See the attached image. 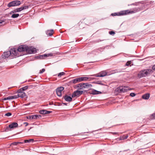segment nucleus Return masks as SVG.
<instances>
[{
	"instance_id": "f257e3e1",
	"label": "nucleus",
	"mask_w": 155,
	"mask_h": 155,
	"mask_svg": "<svg viewBox=\"0 0 155 155\" xmlns=\"http://www.w3.org/2000/svg\"><path fill=\"white\" fill-rule=\"evenodd\" d=\"M153 71L150 69H145L140 71L138 74L137 76L139 78L144 77L147 76L148 74H150L152 73Z\"/></svg>"
},
{
	"instance_id": "f03ea898",
	"label": "nucleus",
	"mask_w": 155,
	"mask_h": 155,
	"mask_svg": "<svg viewBox=\"0 0 155 155\" xmlns=\"http://www.w3.org/2000/svg\"><path fill=\"white\" fill-rule=\"evenodd\" d=\"M21 2L20 1L18 0H15L12 1L9 3L7 5V6L8 7L12 6H17L20 5Z\"/></svg>"
},
{
	"instance_id": "7ed1b4c3",
	"label": "nucleus",
	"mask_w": 155,
	"mask_h": 155,
	"mask_svg": "<svg viewBox=\"0 0 155 155\" xmlns=\"http://www.w3.org/2000/svg\"><path fill=\"white\" fill-rule=\"evenodd\" d=\"M26 49V52L29 54H35L37 52L36 48L32 46L28 47L27 46Z\"/></svg>"
},
{
	"instance_id": "20e7f679",
	"label": "nucleus",
	"mask_w": 155,
	"mask_h": 155,
	"mask_svg": "<svg viewBox=\"0 0 155 155\" xmlns=\"http://www.w3.org/2000/svg\"><path fill=\"white\" fill-rule=\"evenodd\" d=\"M9 51L11 52V55L12 58L19 56L17 54L18 51L17 50L16 48H12Z\"/></svg>"
},
{
	"instance_id": "39448f33",
	"label": "nucleus",
	"mask_w": 155,
	"mask_h": 155,
	"mask_svg": "<svg viewBox=\"0 0 155 155\" xmlns=\"http://www.w3.org/2000/svg\"><path fill=\"white\" fill-rule=\"evenodd\" d=\"M28 6L25 5L23 7H22L19 8H17L16 9L14 10H13L10 13V14H11L12 13H14L15 12H21V11L25 9H28Z\"/></svg>"
},
{
	"instance_id": "423d86ee",
	"label": "nucleus",
	"mask_w": 155,
	"mask_h": 155,
	"mask_svg": "<svg viewBox=\"0 0 155 155\" xmlns=\"http://www.w3.org/2000/svg\"><path fill=\"white\" fill-rule=\"evenodd\" d=\"M83 92V91H79L78 90H77L76 91H74L72 95V97H74L76 96L78 97L79 96L81 95Z\"/></svg>"
},
{
	"instance_id": "0eeeda50",
	"label": "nucleus",
	"mask_w": 155,
	"mask_h": 155,
	"mask_svg": "<svg viewBox=\"0 0 155 155\" xmlns=\"http://www.w3.org/2000/svg\"><path fill=\"white\" fill-rule=\"evenodd\" d=\"M18 127V124L16 122H13L10 124L8 127H7V129L10 130L9 129H12Z\"/></svg>"
},
{
	"instance_id": "6e6552de",
	"label": "nucleus",
	"mask_w": 155,
	"mask_h": 155,
	"mask_svg": "<svg viewBox=\"0 0 155 155\" xmlns=\"http://www.w3.org/2000/svg\"><path fill=\"white\" fill-rule=\"evenodd\" d=\"M107 75V73L105 71L101 72L98 74L91 75V76H95L96 77H103Z\"/></svg>"
},
{
	"instance_id": "1a4fd4ad",
	"label": "nucleus",
	"mask_w": 155,
	"mask_h": 155,
	"mask_svg": "<svg viewBox=\"0 0 155 155\" xmlns=\"http://www.w3.org/2000/svg\"><path fill=\"white\" fill-rule=\"evenodd\" d=\"M27 48V45H22L19 46L18 47L17 51L19 52L25 51L26 52V49Z\"/></svg>"
},
{
	"instance_id": "9d476101",
	"label": "nucleus",
	"mask_w": 155,
	"mask_h": 155,
	"mask_svg": "<svg viewBox=\"0 0 155 155\" xmlns=\"http://www.w3.org/2000/svg\"><path fill=\"white\" fill-rule=\"evenodd\" d=\"M140 10V8H135L133 9V11H130L129 10H125V12L126 14V15L129 14H132L137 12Z\"/></svg>"
},
{
	"instance_id": "9b49d317",
	"label": "nucleus",
	"mask_w": 155,
	"mask_h": 155,
	"mask_svg": "<svg viewBox=\"0 0 155 155\" xmlns=\"http://www.w3.org/2000/svg\"><path fill=\"white\" fill-rule=\"evenodd\" d=\"M18 94L17 95H14V96H17V98L18 97L23 98L26 96V94L23 91H19V90H18Z\"/></svg>"
},
{
	"instance_id": "f8f14e48",
	"label": "nucleus",
	"mask_w": 155,
	"mask_h": 155,
	"mask_svg": "<svg viewBox=\"0 0 155 155\" xmlns=\"http://www.w3.org/2000/svg\"><path fill=\"white\" fill-rule=\"evenodd\" d=\"M2 56L3 58L5 59L8 57H9L10 58H12L11 55V52L9 51L4 52L2 55Z\"/></svg>"
},
{
	"instance_id": "ddd939ff",
	"label": "nucleus",
	"mask_w": 155,
	"mask_h": 155,
	"mask_svg": "<svg viewBox=\"0 0 155 155\" xmlns=\"http://www.w3.org/2000/svg\"><path fill=\"white\" fill-rule=\"evenodd\" d=\"M125 10L121 11L118 13H115L111 14V15L114 16H121L126 15Z\"/></svg>"
},
{
	"instance_id": "4468645a",
	"label": "nucleus",
	"mask_w": 155,
	"mask_h": 155,
	"mask_svg": "<svg viewBox=\"0 0 155 155\" xmlns=\"http://www.w3.org/2000/svg\"><path fill=\"white\" fill-rule=\"evenodd\" d=\"M64 89V87H61L56 89V93L58 96H61V91Z\"/></svg>"
},
{
	"instance_id": "2eb2a0df",
	"label": "nucleus",
	"mask_w": 155,
	"mask_h": 155,
	"mask_svg": "<svg viewBox=\"0 0 155 155\" xmlns=\"http://www.w3.org/2000/svg\"><path fill=\"white\" fill-rule=\"evenodd\" d=\"M80 82L83 81H91L92 79L93 78H88L87 77H79Z\"/></svg>"
},
{
	"instance_id": "dca6fc26",
	"label": "nucleus",
	"mask_w": 155,
	"mask_h": 155,
	"mask_svg": "<svg viewBox=\"0 0 155 155\" xmlns=\"http://www.w3.org/2000/svg\"><path fill=\"white\" fill-rule=\"evenodd\" d=\"M53 56L52 53H48L47 54H45L43 55H40V58L43 59L45 58H47L49 57H51Z\"/></svg>"
},
{
	"instance_id": "f3484780",
	"label": "nucleus",
	"mask_w": 155,
	"mask_h": 155,
	"mask_svg": "<svg viewBox=\"0 0 155 155\" xmlns=\"http://www.w3.org/2000/svg\"><path fill=\"white\" fill-rule=\"evenodd\" d=\"M63 97L64 100L67 101L71 102L72 101V97L67 95H65Z\"/></svg>"
},
{
	"instance_id": "a211bd4d",
	"label": "nucleus",
	"mask_w": 155,
	"mask_h": 155,
	"mask_svg": "<svg viewBox=\"0 0 155 155\" xmlns=\"http://www.w3.org/2000/svg\"><path fill=\"white\" fill-rule=\"evenodd\" d=\"M127 88V87H119V90L121 92H127L128 90Z\"/></svg>"
},
{
	"instance_id": "6ab92c4d",
	"label": "nucleus",
	"mask_w": 155,
	"mask_h": 155,
	"mask_svg": "<svg viewBox=\"0 0 155 155\" xmlns=\"http://www.w3.org/2000/svg\"><path fill=\"white\" fill-rule=\"evenodd\" d=\"M39 112L41 114H47L51 113V111L44 110H40Z\"/></svg>"
},
{
	"instance_id": "aec40b11",
	"label": "nucleus",
	"mask_w": 155,
	"mask_h": 155,
	"mask_svg": "<svg viewBox=\"0 0 155 155\" xmlns=\"http://www.w3.org/2000/svg\"><path fill=\"white\" fill-rule=\"evenodd\" d=\"M53 31L54 30L53 29L48 30L46 31V34L48 36H51L52 35Z\"/></svg>"
},
{
	"instance_id": "412c9836",
	"label": "nucleus",
	"mask_w": 155,
	"mask_h": 155,
	"mask_svg": "<svg viewBox=\"0 0 155 155\" xmlns=\"http://www.w3.org/2000/svg\"><path fill=\"white\" fill-rule=\"evenodd\" d=\"M71 82L74 84L80 82V78H79L73 79L71 81Z\"/></svg>"
},
{
	"instance_id": "4be33fe9",
	"label": "nucleus",
	"mask_w": 155,
	"mask_h": 155,
	"mask_svg": "<svg viewBox=\"0 0 155 155\" xmlns=\"http://www.w3.org/2000/svg\"><path fill=\"white\" fill-rule=\"evenodd\" d=\"M17 96H10L8 97H5L4 98L3 100H10L11 99H16L17 98Z\"/></svg>"
},
{
	"instance_id": "5701e85b",
	"label": "nucleus",
	"mask_w": 155,
	"mask_h": 155,
	"mask_svg": "<svg viewBox=\"0 0 155 155\" xmlns=\"http://www.w3.org/2000/svg\"><path fill=\"white\" fill-rule=\"evenodd\" d=\"M83 85H84V88H88L89 87H92V85L91 84L88 83H83Z\"/></svg>"
},
{
	"instance_id": "b1692460",
	"label": "nucleus",
	"mask_w": 155,
	"mask_h": 155,
	"mask_svg": "<svg viewBox=\"0 0 155 155\" xmlns=\"http://www.w3.org/2000/svg\"><path fill=\"white\" fill-rule=\"evenodd\" d=\"M101 93V92L99 91L94 90H92L91 92V94H97Z\"/></svg>"
},
{
	"instance_id": "393cba45",
	"label": "nucleus",
	"mask_w": 155,
	"mask_h": 155,
	"mask_svg": "<svg viewBox=\"0 0 155 155\" xmlns=\"http://www.w3.org/2000/svg\"><path fill=\"white\" fill-rule=\"evenodd\" d=\"M150 97V94H146L143 95L142 96V98L144 99H148Z\"/></svg>"
},
{
	"instance_id": "a878e982",
	"label": "nucleus",
	"mask_w": 155,
	"mask_h": 155,
	"mask_svg": "<svg viewBox=\"0 0 155 155\" xmlns=\"http://www.w3.org/2000/svg\"><path fill=\"white\" fill-rule=\"evenodd\" d=\"M36 116L34 115H31L29 116H27L26 117L28 119L31 120V119H36Z\"/></svg>"
},
{
	"instance_id": "bb28decb",
	"label": "nucleus",
	"mask_w": 155,
	"mask_h": 155,
	"mask_svg": "<svg viewBox=\"0 0 155 155\" xmlns=\"http://www.w3.org/2000/svg\"><path fill=\"white\" fill-rule=\"evenodd\" d=\"M28 86H26L23 87H22L19 89V91H25L28 88Z\"/></svg>"
},
{
	"instance_id": "cd10ccee",
	"label": "nucleus",
	"mask_w": 155,
	"mask_h": 155,
	"mask_svg": "<svg viewBox=\"0 0 155 155\" xmlns=\"http://www.w3.org/2000/svg\"><path fill=\"white\" fill-rule=\"evenodd\" d=\"M77 87L80 88V89H83L84 88V85H83V83H81L77 84Z\"/></svg>"
},
{
	"instance_id": "c85d7f7f",
	"label": "nucleus",
	"mask_w": 155,
	"mask_h": 155,
	"mask_svg": "<svg viewBox=\"0 0 155 155\" xmlns=\"http://www.w3.org/2000/svg\"><path fill=\"white\" fill-rule=\"evenodd\" d=\"M34 140L33 139H31L28 140H24V143H32L34 142Z\"/></svg>"
},
{
	"instance_id": "c756f323",
	"label": "nucleus",
	"mask_w": 155,
	"mask_h": 155,
	"mask_svg": "<svg viewBox=\"0 0 155 155\" xmlns=\"http://www.w3.org/2000/svg\"><path fill=\"white\" fill-rule=\"evenodd\" d=\"M19 15V14H13L11 16V18H16L18 17Z\"/></svg>"
},
{
	"instance_id": "7c9ffc66",
	"label": "nucleus",
	"mask_w": 155,
	"mask_h": 155,
	"mask_svg": "<svg viewBox=\"0 0 155 155\" xmlns=\"http://www.w3.org/2000/svg\"><path fill=\"white\" fill-rule=\"evenodd\" d=\"M65 74L64 72H61L59 73L58 74V76L59 78H61L62 76L64 75Z\"/></svg>"
},
{
	"instance_id": "2f4dec72",
	"label": "nucleus",
	"mask_w": 155,
	"mask_h": 155,
	"mask_svg": "<svg viewBox=\"0 0 155 155\" xmlns=\"http://www.w3.org/2000/svg\"><path fill=\"white\" fill-rule=\"evenodd\" d=\"M150 117L151 119H155V113H153L151 114Z\"/></svg>"
},
{
	"instance_id": "473e14b6",
	"label": "nucleus",
	"mask_w": 155,
	"mask_h": 155,
	"mask_svg": "<svg viewBox=\"0 0 155 155\" xmlns=\"http://www.w3.org/2000/svg\"><path fill=\"white\" fill-rule=\"evenodd\" d=\"M22 143L20 142H13L12 143V144L14 145H17L19 144L20 143Z\"/></svg>"
},
{
	"instance_id": "72a5a7b5",
	"label": "nucleus",
	"mask_w": 155,
	"mask_h": 155,
	"mask_svg": "<svg viewBox=\"0 0 155 155\" xmlns=\"http://www.w3.org/2000/svg\"><path fill=\"white\" fill-rule=\"evenodd\" d=\"M5 24V21L2 20H0V26Z\"/></svg>"
},
{
	"instance_id": "f704fd0d",
	"label": "nucleus",
	"mask_w": 155,
	"mask_h": 155,
	"mask_svg": "<svg viewBox=\"0 0 155 155\" xmlns=\"http://www.w3.org/2000/svg\"><path fill=\"white\" fill-rule=\"evenodd\" d=\"M12 115V114L11 113H10V112H8V113L6 114L5 115V116H6L7 117H9V116H11Z\"/></svg>"
},
{
	"instance_id": "c9c22d12",
	"label": "nucleus",
	"mask_w": 155,
	"mask_h": 155,
	"mask_svg": "<svg viewBox=\"0 0 155 155\" xmlns=\"http://www.w3.org/2000/svg\"><path fill=\"white\" fill-rule=\"evenodd\" d=\"M35 115L36 116V119L38 118H40L41 117V116L40 115Z\"/></svg>"
},
{
	"instance_id": "e433bc0d",
	"label": "nucleus",
	"mask_w": 155,
	"mask_h": 155,
	"mask_svg": "<svg viewBox=\"0 0 155 155\" xmlns=\"http://www.w3.org/2000/svg\"><path fill=\"white\" fill-rule=\"evenodd\" d=\"M130 95L132 97H134L136 95V94L134 93H131L130 94Z\"/></svg>"
},
{
	"instance_id": "4c0bfd02",
	"label": "nucleus",
	"mask_w": 155,
	"mask_h": 155,
	"mask_svg": "<svg viewBox=\"0 0 155 155\" xmlns=\"http://www.w3.org/2000/svg\"><path fill=\"white\" fill-rule=\"evenodd\" d=\"M131 61H128L127 62L126 64V66H129L131 64Z\"/></svg>"
},
{
	"instance_id": "58836bf2",
	"label": "nucleus",
	"mask_w": 155,
	"mask_h": 155,
	"mask_svg": "<svg viewBox=\"0 0 155 155\" xmlns=\"http://www.w3.org/2000/svg\"><path fill=\"white\" fill-rule=\"evenodd\" d=\"M109 34L110 35H112V34L114 35L115 34V32L114 31H111L109 32Z\"/></svg>"
},
{
	"instance_id": "ea45409f",
	"label": "nucleus",
	"mask_w": 155,
	"mask_h": 155,
	"mask_svg": "<svg viewBox=\"0 0 155 155\" xmlns=\"http://www.w3.org/2000/svg\"><path fill=\"white\" fill-rule=\"evenodd\" d=\"M45 71V69H42L41 70H40V71L39 72L40 74L42 73L43 72H44Z\"/></svg>"
},
{
	"instance_id": "a19ab883",
	"label": "nucleus",
	"mask_w": 155,
	"mask_h": 155,
	"mask_svg": "<svg viewBox=\"0 0 155 155\" xmlns=\"http://www.w3.org/2000/svg\"><path fill=\"white\" fill-rule=\"evenodd\" d=\"M124 135L122 137H120L119 138V140H124Z\"/></svg>"
},
{
	"instance_id": "79ce46f5",
	"label": "nucleus",
	"mask_w": 155,
	"mask_h": 155,
	"mask_svg": "<svg viewBox=\"0 0 155 155\" xmlns=\"http://www.w3.org/2000/svg\"><path fill=\"white\" fill-rule=\"evenodd\" d=\"M128 136L127 135H126V136H124V139H127L128 138Z\"/></svg>"
},
{
	"instance_id": "37998d69",
	"label": "nucleus",
	"mask_w": 155,
	"mask_h": 155,
	"mask_svg": "<svg viewBox=\"0 0 155 155\" xmlns=\"http://www.w3.org/2000/svg\"><path fill=\"white\" fill-rule=\"evenodd\" d=\"M152 69L153 70L155 71V64L153 65L152 68Z\"/></svg>"
},
{
	"instance_id": "c03bdc74",
	"label": "nucleus",
	"mask_w": 155,
	"mask_h": 155,
	"mask_svg": "<svg viewBox=\"0 0 155 155\" xmlns=\"http://www.w3.org/2000/svg\"><path fill=\"white\" fill-rule=\"evenodd\" d=\"M24 124H25V126H27L28 125V123L27 122H25Z\"/></svg>"
},
{
	"instance_id": "a18cd8bd",
	"label": "nucleus",
	"mask_w": 155,
	"mask_h": 155,
	"mask_svg": "<svg viewBox=\"0 0 155 155\" xmlns=\"http://www.w3.org/2000/svg\"><path fill=\"white\" fill-rule=\"evenodd\" d=\"M97 83L99 84L103 85V84H102L101 82H97Z\"/></svg>"
},
{
	"instance_id": "49530a36",
	"label": "nucleus",
	"mask_w": 155,
	"mask_h": 155,
	"mask_svg": "<svg viewBox=\"0 0 155 155\" xmlns=\"http://www.w3.org/2000/svg\"><path fill=\"white\" fill-rule=\"evenodd\" d=\"M113 134H118V133L117 132H114L112 133Z\"/></svg>"
},
{
	"instance_id": "de8ad7c7",
	"label": "nucleus",
	"mask_w": 155,
	"mask_h": 155,
	"mask_svg": "<svg viewBox=\"0 0 155 155\" xmlns=\"http://www.w3.org/2000/svg\"><path fill=\"white\" fill-rule=\"evenodd\" d=\"M30 104V103H28V104H25L24 105L27 106V105H29Z\"/></svg>"
},
{
	"instance_id": "09e8293b",
	"label": "nucleus",
	"mask_w": 155,
	"mask_h": 155,
	"mask_svg": "<svg viewBox=\"0 0 155 155\" xmlns=\"http://www.w3.org/2000/svg\"><path fill=\"white\" fill-rule=\"evenodd\" d=\"M63 104H64V105H67V103H63Z\"/></svg>"
},
{
	"instance_id": "8fccbe9b",
	"label": "nucleus",
	"mask_w": 155,
	"mask_h": 155,
	"mask_svg": "<svg viewBox=\"0 0 155 155\" xmlns=\"http://www.w3.org/2000/svg\"><path fill=\"white\" fill-rule=\"evenodd\" d=\"M51 103L50 104V105H51Z\"/></svg>"
},
{
	"instance_id": "3c124183",
	"label": "nucleus",
	"mask_w": 155,
	"mask_h": 155,
	"mask_svg": "<svg viewBox=\"0 0 155 155\" xmlns=\"http://www.w3.org/2000/svg\"><path fill=\"white\" fill-rule=\"evenodd\" d=\"M51 103L50 104V105H51Z\"/></svg>"
}]
</instances>
